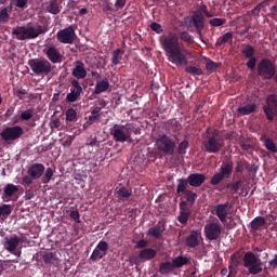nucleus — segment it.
I'll return each mask as SVG.
<instances>
[{
    "label": "nucleus",
    "mask_w": 277,
    "mask_h": 277,
    "mask_svg": "<svg viewBox=\"0 0 277 277\" xmlns=\"http://www.w3.org/2000/svg\"><path fill=\"white\" fill-rule=\"evenodd\" d=\"M159 42L171 64L175 66H187V55L189 51L183 48V44L179 42V37H168L166 35L160 36Z\"/></svg>",
    "instance_id": "nucleus-1"
},
{
    "label": "nucleus",
    "mask_w": 277,
    "mask_h": 277,
    "mask_svg": "<svg viewBox=\"0 0 277 277\" xmlns=\"http://www.w3.org/2000/svg\"><path fill=\"white\" fill-rule=\"evenodd\" d=\"M201 140L205 153L210 155H217L224 148V140L220 138V131L217 129L208 128L201 135Z\"/></svg>",
    "instance_id": "nucleus-2"
},
{
    "label": "nucleus",
    "mask_w": 277,
    "mask_h": 277,
    "mask_svg": "<svg viewBox=\"0 0 277 277\" xmlns=\"http://www.w3.org/2000/svg\"><path fill=\"white\" fill-rule=\"evenodd\" d=\"M49 28L47 26L38 25L37 28L34 26H16L12 30V36H15L16 40H36L42 34H47Z\"/></svg>",
    "instance_id": "nucleus-3"
},
{
    "label": "nucleus",
    "mask_w": 277,
    "mask_h": 277,
    "mask_svg": "<svg viewBox=\"0 0 277 277\" xmlns=\"http://www.w3.org/2000/svg\"><path fill=\"white\" fill-rule=\"evenodd\" d=\"M133 133H137V128L133 123H127V124H114V127L110 129V135L113 136V140L116 142H119L120 144H124V142H129L132 144Z\"/></svg>",
    "instance_id": "nucleus-4"
},
{
    "label": "nucleus",
    "mask_w": 277,
    "mask_h": 277,
    "mask_svg": "<svg viewBox=\"0 0 277 277\" xmlns=\"http://www.w3.org/2000/svg\"><path fill=\"white\" fill-rule=\"evenodd\" d=\"M242 261L243 267H246L252 276H256V274L263 272V262H261V259L256 258L253 252H246Z\"/></svg>",
    "instance_id": "nucleus-5"
},
{
    "label": "nucleus",
    "mask_w": 277,
    "mask_h": 277,
    "mask_svg": "<svg viewBox=\"0 0 277 277\" xmlns=\"http://www.w3.org/2000/svg\"><path fill=\"white\" fill-rule=\"evenodd\" d=\"M28 66L30 70L37 76H47L53 70L51 62H49L47 58H31L28 61Z\"/></svg>",
    "instance_id": "nucleus-6"
},
{
    "label": "nucleus",
    "mask_w": 277,
    "mask_h": 277,
    "mask_svg": "<svg viewBox=\"0 0 277 277\" xmlns=\"http://www.w3.org/2000/svg\"><path fill=\"white\" fill-rule=\"evenodd\" d=\"M258 75L264 80H271L276 77V64L269 58H262L258 63Z\"/></svg>",
    "instance_id": "nucleus-7"
},
{
    "label": "nucleus",
    "mask_w": 277,
    "mask_h": 277,
    "mask_svg": "<svg viewBox=\"0 0 277 277\" xmlns=\"http://www.w3.org/2000/svg\"><path fill=\"white\" fill-rule=\"evenodd\" d=\"M156 146L160 153H163V155L172 156L176 148V141L166 134H162L156 140Z\"/></svg>",
    "instance_id": "nucleus-8"
},
{
    "label": "nucleus",
    "mask_w": 277,
    "mask_h": 277,
    "mask_svg": "<svg viewBox=\"0 0 277 277\" xmlns=\"http://www.w3.org/2000/svg\"><path fill=\"white\" fill-rule=\"evenodd\" d=\"M23 135H25V130H23L21 126L6 127L0 133L3 142H16L21 140Z\"/></svg>",
    "instance_id": "nucleus-9"
},
{
    "label": "nucleus",
    "mask_w": 277,
    "mask_h": 277,
    "mask_svg": "<svg viewBox=\"0 0 277 277\" xmlns=\"http://www.w3.org/2000/svg\"><path fill=\"white\" fill-rule=\"evenodd\" d=\"M262 109L265 114L266 120H268V122H274V118L277 117V95H267L266 104L263 106Z\"/></svg>",
    "instance_id": "nucleus-10"
},
{
    "label": "nucleus",
    "mask_w": 277,
    "mask_h": 277,
    "mask_svg": "<svg viewBox=\"0 0 277 277\" xmlns=\"http://www.w3.org/2000/svg\"><path fill=\"white\" fill-rule=\"evenodd\" d=\"M203 233L206 235V239H209V241H217L222 236V224H220V222L207 223Z\"/></svg>",
    "instance_id": "nucleus-11"
},
{
    "label": "nucleus",
    "mask_w": 277,
    "mask_h": 277,
    "mask_svg": "<svg viewBox=\"0 0 277 277\" xmlns=\"http://www.w3.org/2000/svg\"><path fill=\"white\" fill-rule=\"evenodd\" d=\"M76 38L77 34L75 32V27L72 26L61 29L56 34V40H58L61 44H72Z\"/></svg>",
    "instance_id": "nucleus-12"
},
{
    "label": "nucleus",
    "mask_w": 277,
    "mask_h": 277,
    "mask_svg": "<svg viewBox=\"0 0 277 277\" xmlns=\"http://www.w3.org/2000/svg\"><path fill=\"white\" fill-rule=\"evenodd\" d=\"M109 251V243L105 240H101L95 249L93 250L90 260L93 261V263H96V261H101V259H105L107 256V252Z\"/></svg>",
    "instance_id": "nucleus-13"
},
{
    "label": "nucleus",
    "mask_w": 277,
    "mask_h": 277,
    "mask_svg": "<svg viewBox=\"0 0 277 277\" xmlns=\"http://www.w3.org/2000/svg\"><path fill=\"white\" fill-rule=\"evenodd\" d=\"M71 89L70 92L66 95V101L68 103H77L79 101V96H81V92H83V87L79 83V80L72 79L70 81Z\"/></svg>",
    "instance_id": "nucleus-14"
},
{
    "label": "nucleus",
    "mask_w": 277,
    "mask_h": 277,
    "mask_svg": "<svg viewBox=\"0 0 277 277\" xmlns=\"http://www.w3.org/2000/svg\"><path fill=\"white\" fill-rule=\"evenodd\" d=\"M192 23L199 36V38H202V31L205 29V15L201 11H195L192 16Z\"/></svg>",
    "instance_id": "nucleus-15"
},
{
    "label": "nucleus",
    "mask_w": 277,
    "mask_h": 277,
    "mask_svg": "<svg viewBox=\"0 0 277 277\" xmlns=\"http://www.w3.org/2000/svg\"><path fill=\"white\" fill-rule=\"evenodd\" d=\"M180 214L177 216V222L180 224H187L189 222V219L192 217V209L187 208L186 201H181L180 205Z\"/></svg>",
    "instance_id": "nucleus-16"
},
{
    "label": "nucleus",
    "mask_w": 277,
    "mask_h": 277,
    "mask_svg": "<svg viewBox=\"0 0 277 277\" xmlns=\"http://www.w3.org/2000/svg\"><path fill=\"white\" fill-rule=\"evenodd\" d=\"M45 168L42 163H32L29 166L27 170L28 176H31V179H35V181H38L43 174H44Z\"/></svg>",
    "instance_id": "nucleus-17"
},
{
    "label": "nucleus",
    "mask_w": 277,
    "mask_h": 277,
    "mask_svg": "<svg viewBox=\"0 0 277 277\" xmlns=\"http://www.w3.org/2000/svg\"><path fill=\"white\" fill-rule=\"evenodd\" d=\"M18 243H21V238H18V236L16 235H12L10 237L4 238V248L11 254H14V252H16V248H18Z\"/></svg>",
    "instance_id": "nucleus-18"
},
{
    "label": "nucleus",
    "mask_w": 277,
    "mask_h": 277,
    "mask_svg": "<svg viewBox=\"0 0 277 277\" xmlns=\"http://www.w3.org/2000/svg\"><path fill=\"white\" fill-rule=\"evenodd\" d=\"M163 233H166V222L163 221H159L147 230L148 237H154V239H159Z\"/></svg>",
    "instance_id": "nucleus-19"
},
{
    "label": "nucleus",
    "mask_w": 277,
    "mask_h": 277,
    "mask_svg": "<svg viewBox=\"0 0 277 277\" xmlns=\"http://www.w3.org/2000/svg\"><path fill=\"white\" fill-rule=\"evenodd\" d=\"M188 185L190 187H201L205 181H207V175L202 173H192L187 176Z\"/></svg>",
    "instance_id": "nucleus-20"
},
{
    "label": "nucleus",
    "mask_w": 277,
    "mask_h": 277,
    "mask_svg": "<svg viewBox=\"0 0 277 277\" xmlns=\"http://www.w3.org/2000/svg\"><path fill=\"white\" fill-rule=\"evenodd\" d=\"M16 194H18V186L12 183L6 184L2 193L3 202H10V200H12V197L16 196Z\"/></svg>",
    "instance_id": "nucleus-21"
},
{
    "label": "nucleus",
    "mask_w": 277,
    "mask_h": 277,
    "mask_svg": "<svg viewBox=\"0 0 277 277\" xmlns=\"http://www.w3.org/2000/svg\"><path fill=\"white\" fill-rule=\"evenodd\" d=\"M44 53L52 64H62V53H60V50H57V48L50 47L44 50Z\"/></svg>",
    "instance_id": "nucleus-22"
},
{
    "label": "nucleus",
    "mask_w": 277,
    "mask_h": 277,
    "mask_svg": "<svg viewBox=\"0 0 277 277\" xmlns=\"http://www.w3.org/2000/svg\"><path fill=\"white\" fill-rule=\"evenodd\" d=\"M235 163L230 159H226L222 162L220 173L224 179H230Z\"/></svg>",
    "instance_id": "nucleus-23"
},
{
    "label": "nucleus",
    "mask_w": 277,
    "mask_h": 277,
    "mask_svg": "<svg viewBox=\"0 0 277 277\" xmlns=\"http://www.w3.org/2000/svg\"><path fill=\"white\" fill-rule=\"evenodd\" d=\"M229 202H225V203H221L217 205L215 208V215L216 217H219L220 222H222V224L226 223V217H228V207H229Z\"/></svg>",
    "instance_id": "nucleus-24"
},
{
    "label": "nucleus",
    "mask_w": 277,
    "mask_h": 277,
    "mask_svg": "<svg viewBox=\"0 0 277 277\" xmlns=\"http://www.w3.org/2000/svg\"><path fill=\"white\" fill-rule=\"evenodd\" d=\"M72 77L76 79H85L88 77V70H85V64L81 61H76V66L71 71Z\"/></svg>",
    "instance_id": "nucleus-25"
},
{
    "label": "nucleus",
    "mask_w": 277,
    "mask_h": 277,
    "mask_svg": "<svg viewBox=\"0 0 277 277\" xmlns=\"http://www.w3.org/2000/svg\"><path fill=\"white\" fill-rule=\"evenodd\" d=\"M197 198L198 194L194 193V190L188 189L185 193H182L181 202H186V207L187 205L194 207V205H196Z\"/></svg>",
    "instance_id": "nucleus-26"
},
{
    "label": "nucleus",
    "mask_w": 277,
    "mask_h": 277,
    "mask_svg": "<svg viewBox=\"0 0 277 277\" xmlns=\"http://www.w3.org/2000/svg\"><path fill=\"white\" fill-rule=\"evenodd\" d=\"M156 258H157V250L153 248H145L138 252V259L144 262L153 261V259H156Z\"/></svg>",
    "instance_id": "nucleus-27"
},
{
    "label": "nucleus",
    "mask_w": 277,
    "mask_h": 277,
    "mask_svg": "<svg viewBox=\"0 0 277 277\" xmlns=\"http://www.w3.org/2000/svg\"><path fill=\"white\" fill-rule=\"evenodd\" d=\"M172 265L173 269H181V267H184V265H190L192 261H189V258L183 256V255H177L172 259Z\"/></svg>",
    "instance_id": "nucleus-28"
},
{
    "label": "nucleus",
    "mask_w": 277,
    "mask_h": 277,
    "mask_svg": "<svg viewBox=\"0 0 277 277\" xmlns=\"http://www.w3.org/2000/svg\"><path fill=\"white\" fill-rule=\"evenodd\" d=\"M198 237H200V233H198V230H192L189 236L186 238V246L188 248H197V246H200Z\"/></svg>",
    "instance_id": "nucleus-29"
},
{
    "label": "nucleus",
    "mask_w": 277,
    "mask_h": 277,
    "mask_svg": "<svg viewBox=\"0 0 277 277\" xmlns=\"http://www.w3.org/2000/svg\"><path fill=\"white\" fill-rule=\"evenodd\" d=\"M256 103L246 104L245 106H239L237 111L239 116H250L256 111Z\"/></svg>",
    "instance_id": "nucleus-30"
},
{
    "label": "nucleus",
    "mask_w": 277,
    "mask_h": 277,
    "mask_svg": "<svg viewBox=\"0 0 277 277\" xmlns=\"http://www.w3.org/2000/svg\"><path fill=\"white\" fill-rule=\"evenodd\" d=\"M47 12H49V14H54V15L60 14V12H62L60 0H50L47 6Z\"/></svg>",
    "instance_id": "nucleus-31"
},
{
    "label": "nucleus",
    "mask_w": 277,
    "mask_h": 277,
    "mask_svg": "<svg viewBox=\"0 0 277 277\" xmlns=\"http://www.w3.org/2000/svg\"><path fill=\"white\" fill-rule=\"evenodd\" d=\"M107 90H109V80L105 78L96 83L94 94H103Z\"/></svg>",
    "instance_id": "nucleus-32"
},
{
    "label": "nucleus",
    "mask_w": 277,
    "mask_h": 277,
    "mask_svg": "<svg viewBox=\"0 0 277 277\" xmlns=\"http://www.w3.org/2000/svg\"><path fill=\"white\" fill-rule=\"evenodd\" d=\"M174 272V266L172 262H162L159 265V274L162 276H169V274H172Z\"/></svg>",
    "instance_id": "nucleus-33"
},
{
    "label": "nucleus",
    "mask_w": 277,
    "mask_h": 277,
    "mask_svg": "<svg viewBox=\"0 0 277 277\" xmlns=\"http://www.w3.org/2000/svg\"><path fill=\"white\" fill-rule=\"evenodd\" d=\"M261 142L264 143L265 148L269 150V153H277V146L276 143H274V140L267 137V135L263 134L261 136Z\"/></svg>",
    "instance_id": "nucleus-34"
},
{
    "label": "nucleus",
    "mask_w": 277,
    "mask_h": 277,
    "mask_svg": "<svg viewBox=\"0 0 277 277\" xmlns=\"http://www.w3.org/2000/svg\"><path fill=\"white\" fill-rule=\"evenodd\" d=\"M188 185H189V182H188L187 179L186 180L185 179H179L177 180V187H176L177 196H183V194L185 192H188L189 190V189H187Z\"/></svg>",
    "instance_id": "nucleus-35"
},
{
    "label": "nucleus",
    "mask_w": 277,
    "mask_h": 277,
    "mask_svg": "<svg viewBox=\"0 0 277 277\" xmlns=\"http://www.w3.org/2000/svg\"><path fill=\"white\" fill-rule=\"evenodd\" d=\"M265 224H267V222L265 221V217L256 216L253 221H251V229L254 232L261 230V228H263Z\"/></svg>",
    "instance_id": "nucleus-36"
},
{
    "label": "nucleus",
    "mask_w": 277,
    "mask_h": 277,
    "mask_svg": "<svg viewBox=\"0 0 277 277\" xmlns=\"http://www.w3.org/2000/svg\"><path fill=\"white\" fill-rule=\"evenodd\" d=\"M242 47L243 48L241 49V54L246 60L254 57V54L256 53L254 47H252L251 44H242Z\"/></svg>",
    "instance_id": "nucleus-37"
},
{
    "label": "nucleus",
    "mask_w": 277,
    "mask_h": 277,
    "mask_svg": "<svg viewBox=\"0 0 277 277\" xmlns=\"http://www.w3.org/2000/svg\"><path fill=\"white\" fill-rule=\"evenodd\" d=\"M243 170H248V172H252V166L249 164L247 160H238L237 166L235 168V172L241 173Z\"/></svg>",
    "instance_id": "nucleus-38"
},
{
    "label": "nucleus",
    "mask_w": 277,
    "mask_h": 277,
    "mask_svg": "<svg viewBox=\"0 0 277 277\" xmlns=\"http://www.w3.org/2000/svg\"><path fill=\"white\" fill-rule=\"evenodd\" d=\"M272 1H274V0H264L260 3H258V5L251 10L252 16H261V10H263V8H267V5H269V3H272Z\"/></svg>",
    "instance_id": "nucleus-39"
},
{
    "label": "nucleus",
    "mask_w": 277,
    "mask_h": 277,
    "mask_svg": "<svg viewBox=\"0 0 277 277\" xmlns=\"http://www.w3.org/2000/svg\"><path fill=\"white\" fill-rule=\"evenodd\" d=\"M233 43V31L225 32L216 40V47H222V44Z\"/></svg>",
    "instance_id": "nucleus-40"
},
{
    "label": "nucleus",
    "mask_w": 277,
    "mask_h": 277,
    "mask_svg": "<svg viewBox=\"0 0 277 277\" xmlns=\"http://www.w3.org/2000/svg\"><path fill=\"white\" fill-rule=\"evenodd\" d=\"M43 263L45 265H53L57 261V253L55 252H47L42 255Z\"/></svg>",
    "instance_id": "nucleus-41"
},
{
    "label": "nucleus",
    "mask_w": 277,
    "mask_h": 277,
    "mask_svg": "<svg viewBox=\"0 0 277 277\" xmlns=\"http://www.w3.org/2000/svg\"><path fill=\"white\" fill-rule=\"evenodd\" d=\"M122 55H124V51L120 49L114 50L113 56H111V64L114 66H118V64H120V60H122Z\"/></svg>",
    "instance_id": "nucleus-42"
},
{
    "label": "nucleus",
    "mask_w": 277,
    "mask_h": 277,
    "mask_svg": "<svg viewBox=\"0 0 277 277\" xmlns=\"http://www.w3.org/2000/svg\"><path fill=\"white\" fill-rule=\"evenodd\" d=\"M34 111H36V109H34V108H28V109L22 111L19 115V120L22 122H27V121L31 120V118H34Z\"/></svg>",
    "instance_id": "nucleus-43"
},
{
    "label": "nucleus",
    "mask_w": 277,
    "mask_h": 277,
    "mask_svg": "<svg viewBox=\"0 0 277 277\" xmlns=\"http://www.w3.org/2000/svg\"><path fill=\"white\" fill-rule=\"evenodd\" d=\"M243 254L242 251H236L232 256H230V263L234 267H239L241 263V255Z\"/></svg>",
    "instance_id": "nucleus-44"
},
{
    "label": "nucleus",
    "mask_w": 277,
    "mask_h": 277,
    "mask_svg": "<svg viewBox=\"0 0 277 277\" xmlns=\"http://www.w3.org/2000/svg\"><path fill=\"white\" fill-rule=\"evenodd\" d=\"M10 9L12 10V5L0 10V23H8V21H10Z\"/></svg>",
    "instance_id": "nucleus-45"
},
{
    "label": "nucleus",
    "mask_w": 277,
    "mask_h": 277,
    "mask_svg": "<svg viewBox=\"0 0 277 277\" xmlns=\"http://www.w3.org/2000/svg\"><path fill=\"white\" fill-rule=\"evenodd\" d=\"M117 194L120 200H127L128 198H131V190H129L127 187L119 188Z\"/></svg>",
    "instance_id": "nucleus-46"
},
{
    "label": "nucleus",
    "mask_w": 277,
    "mask_h": 277,
    "mask_svg": "<svg viewBox=\"0 0 277 277\" xmlns=\"http://www.w3.org/2000/svg\"><path fill=\"white\" fill-rule=\"evenodd\" d=\"M185 72L193 75V77H200V75H202V69L195 66H187Z\"/></svg>",
    "instance_id": "nucleus-47"
},
{
    "label": "nucleus",
    "mask_w": 277,
    "mask_h": 277,
    "mask_svg": "<svg viewBox=\"0 0 277 277\" xmlns=\"http://www.w3.org/2000/svg\"><path fill=\"white\" fill-rule=\"evenodd\" d=\"M43 174H44V176H43L42 182L44 184L51 183V180L53 179V174H55V170H53V168H47V170Z\"/></svg>",
    "instance_id": "nucleus-48"
},
{
    "label": "nucleus",
    "mask_w": 277,
    "mask_h": 277,
    "mask_svg": "<svg viewBox=\"0 0 277 277\" xmlns=\"http://www.w3.org/2000/svg\"><path fill=\"white\" fill-rule=\"evenodd\" d=\"M187 148H189V141L184 140L179 144L177 153L180 155H186Z\"/></svg>",
    "instance_id": "nucleus-49"
},
{
    "label": "nucleus",
    "mask_w": 277,
    "mask_h": 277,
    "mask_svg": "<svg viewBox=\"0 0 277 277\" xmlns=\"http://www.w3.org/2000/svg\"><path fill=\"white\" fill-rule=\"evenodd\" d=\"M66 120L67 122H77V110L69 108L66 111Z\"/></svg>",
    "instance_id": "nucleus-50"
},
{
    "label": "nucleus",
    "mask_w": 277,
    "mask_h": 277,
    "mask_svg": "<svg viewBox=\"0 0 277 277\" xmlns=\"http://www.w3.org/2000/svg\"><path fill=\"white\" fill-rule=\"evenodd\" d=\"M209 23H210L211 27H222V25H226V18L214 17V18L210 19Z\"/></svg>",
    "instance_id": "nucleus-51"
},
{
    "label": "nucleus",
    "mask_w": 277,
    "mask_h": 277,
    "mask_svg": "<svg viewBox=\"0 0 277 277\" xmlns=\"http://www.w3.org/2000/svg\"><path fill=\"white\" fill-rule=\"evenodd\" d=\"M180 40L187 42V44H192V42H194V38L187 31L180 32Z\"/></svg>",
    "instance_id": "nucleus-52"
},
{
    "label": "nucleus",
    "mask_w": 277,
    "mask_h": 277,
    "mask_svg": "<svg viewBox=\"0 0 277 277\" xmlns=\"http://www.w3.org/2000/svg\"><path fill=\"white\" fill-rule=\"evenodd\" d=\"M12 213V206L11 205H2L0 206V217L3 215H10Z\"/></svg>",
    "instance_id": "nucleus-53"
},
{
    "label": "nucleus",
    "mask_w": 277,
    "mask_h": 277,
    "mask_svg": "<svg viewBox=\"0 0 277 277\" xmlns=\"http://www.w3.org/2000/svg\"><path fill=\"white\" fill-rule=\"evenodd\" d=\"M221 64L220 63H215L211 60H209V62L206 64V70H208L209 72H213V70H217V68H220Z\"/></svg>",
    "instance_id": "nucleus-54"
},
{
    "label": "nucleus",
    "mask_w": 277,
    "mask_h": 277,
    "mask_svg": "<svg viewBox=\"0 0 277 277\" xmlns=\"http://www.w3.org/2000/svg\"><path fill=\"white\" fill-rule=\"evenodd\" d=\"M225 177L222 176L220 172L215 173L211 180L210 183L211 185H220L221 181H224Z\"/></svg>",
    "instance_id": "nucleus-55"
},
{
    "label": "nucleus",
    "mask_w": 277,
    "mask_h": 277,
    "mask_svg": "<svg viewBox=\"0 0 277 277\" xmlns=\"http://www.w3.org/2000/svg\"><path fill=\"white\" fill-rule=\"evenodd\" d=\"M14 96H17L19 101H23L25 98V95L27 94V90L19 88V89H14L13 91Z\"/></svg>",
    "instance_id": "nucleus-56"
},
{
    "label": "nucleus",
    "mask_w": 277,
    "mask_h": 277,
    "mask_svg": "<svg viewBox=\"0 0 277 277\" xmlns=\"http://www.w3.org/2000/svg\"><path fill=\"white\" fill-rule=\"evenodd\" d=\"M151 31H155V34H163V28L161 27V24L157 23V22H153L149 25Z\"/></svg>",
    "instance_id": "nucleus-57"
},
{
    "label": "nucleus",
    "mask_w": 277,
    "mask_h": 277,
    "mask_svg": "<svg viewBox=\"0 0 277 277\" xmlns=\"http://www.w3.org/2000/svg\"><path fill=\"white\" fill-rule=\"evenodd\" d=\"M241 185H243V181L239 180L234 184H227L226 187L227 189L230 187L233 192H239V189H241Z\"/></svg>",
    "instance_id": "nucleus-58"
},
{
    "label": "nucleus",
    "mask_w": 277,
    "mask_h": 277,
    "mask_svg": "<svg viewBox=\"0 0 277 277\" xmlns=\"http://www.w3.org/2000/svg\"><path fill=\"white\" fill-rule=\"evenodd\" d=\"M69 217H71L72 221L76 222V224H81V214H79V211L74 210L69 213Z\"/></svg>",
    "instance_id": "nucleus-59"
},
{
    "label": "nucleus",
    "mask_w": 277,
    "mask_h": 277,
    "mask_svg": "<svg viewBox=\"0 0 277 277\" xmlns=\"http://www.w3.org/2000/svg\"><path fill=\"white\" fill-rule=\"evenodd\" d=\"M169 124H170L171 130L173 131V133H176V131H181V129H182L181 123L176 120L169 121Z\"/></svg>",
    "instance_id": "nucleus-60"
},
{
    "label": "nucleus",
    "mask_w": 277,
    "mask_h": 277,
    "mask_svg": "<svg viewBox=\"0 0 277 277\" xmlns=\"http://www.w3.org/2000/svg\"><path fill=\"white\" fill-rule=\"evenodd\" d=\"M14 6L19 8V10H25L27 8L28 0H13Z\"/></svg>",
    "instance_id": "nucleus-61"
},
{
    "label": "nucleus",
    "mask_w": 277,
    "mask_h": 277,
    "mask_svg": "<svg viewBox=\"0 0 277 277\" xmlns=\"http://www.w3.org/2000/svg\"><path fill=\"white\" fill-rule=\"evenodd\" d=\"M249 61L246 63L247 68L250 70H254L256 68V56L248 58Z\"/></svg>",
    "instance_id": "nucleus-62"
},
{
    "label": "nucleus",
    "mask_w": 277,
    "mask_h": 277,
    "mask_svg": "<svg viewBox=\"0 0 277 277\" xmlns=\"http://www.w3.org/2000/svg\"><path fill=\"white\" fill-rule=\"evenodd\" d=\"M34 181H36V179L31 177V175H24L22 177V185H32Z\"/></svg>",
    "instance_id": "nucleus-63"
},
{
    "label": "nucleus",
    "mask_w": 277,
    "mask_h": 277,
    "mask_svg": "<svg viewBox=\"0 0 277 277\" xmlns=\"http://www.w3.org/2000/svg\"><path fill=\"white\" fill-rule=\"evenodd\" d=\"M269 16L271 18H274V21H277V5L271 8Z\"/></svg>",
    "instance_id": "nucleus-64"
}]
</instances>
